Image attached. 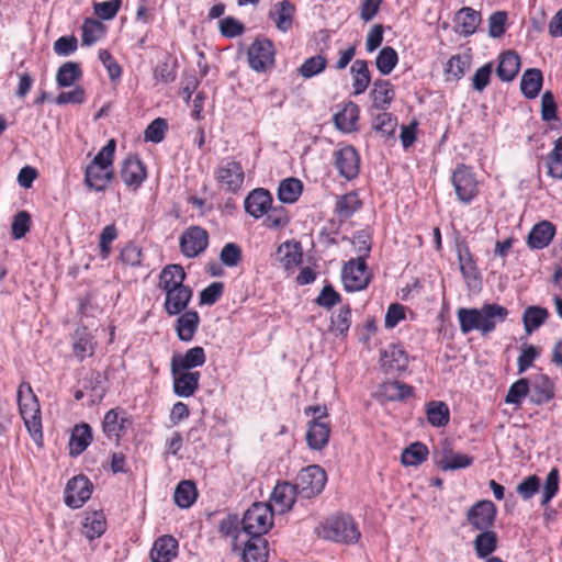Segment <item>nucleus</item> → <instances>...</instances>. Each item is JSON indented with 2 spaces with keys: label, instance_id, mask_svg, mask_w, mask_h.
I'll use <instances>...</instances> for the list:
<instances>
[{
  "label": "nucleus",
  "instance_id": "72a5a7b5",
  "mask_svg": "<svg viewBox=\"0 0 562 562\" xmlns=\"http://www.w3.org/2000/svg\"><path fill=\"white\" fill-rule=\"evenodd\" d=\"M554 233V226L550 222L543 221L535 225L530 231L528 235V245L535 249H542L550 244Z\"/></svg>",
  "mask_w": 562,
  "mask_h": 562
},
{
  "label": "nucleus",
  "instance_id": "3c124183",
  "mask_svg": "<svg viewBox=\"0 0 562 562\" xmlns=\"http://www.w3.org/2000/svg\"><path fill=\"white\" fill-rule=\"evenodd\" d=\"M428 449L422 442H414L405 448L401 456L404 465H418L427 459Z\"/></svg>",
  "mask_w": 562,
  "mask_h": 562
},
{
  "label": "nucleus",
  "instance_id": "20e7f679",
  "mask_svg": "<svg viewBox=\"0 0 562 562\" xmlns=\"http://www.w3.org/2000/svg\"><path fill=\"white\" fill-rule=\"evenodd\" d=\"M273 524L271 507L265 503L252 504L241 519L243 531L252 537H263Z\"/></svg>",
  "mask_w": 562,
  "mask_h": 562
},
{
  "label": "nucleus",
  "instance_id": "bb28decb",
  "mask_svg": "<svg viewBox=\"0 0 562 562\" xmlns=\"http://www.w3.org/2000/svg\"><path fill=\"white\" fill-rule=\"evenodd\" d=\"M456 32L464 36L473 34L481 22V15L472 8L464 7L454 16Z\"/></svg>",
  "mask_w": 562,
  "mask_h": 562
},
{
  "label": "nucleus",
  "instance_id": "b1692460",
  "mask_svg": "<svg viewBox=\"0 0 562 562\" xmlns=\"http://www.w3.org/2000/svg\"><path fill=\"white\" fill-rule=\"evenodd\" d=\"M330 426L327 420L312 419L306 432L307 445L314 450L323 449L329 440Z\"/></svg>",
  "mask_w": 562,
  "mask_h": 562
},
{
  "label": "nucleus",
  "instance_id": "2f4dec72",
  "mask_svg": "<svg viewBox=\"0 0 562 562\" xmlns=\"http://www.w3.org/2000/svg\"><path fill=\"white\" fill-rule=\"evenodd\" d=\"M554 397V385L544 374H539L532 382L530 401L533 404L542 405Z\"/></svg>",
  "mask_w": 562,
  "mask_h": 562
},
{
  "label": "nucleus",
  "instance_id": "aec40b11",
  "mask_svg": "<svg viewBox=\"0 0 562 562\" xmlns=\"http://www.w3.org/2000/svg\"><path fill=\"white\" fill-rule=\"evenodd\" d=\"M120 175L123 182L135 190L146 179V169L137 157L130 156L124 159Z\"/></svg>",
  "mask_w": 562,
  "mask_h": 562
},
{
  "label": "nucleus",
  "instance_id": "bf43d9fd",
  "mask_svg": "<svg viewBox=\"0 0 562 562\" xmlns=\"http://www.w3.org/2000/svg\"><path fill=\"white\" fill-rule=\"evenodd\" d=\"M331 329L339 335H346L351 325V308L349 305L341 306L330 318Z\"/></svg>",
  "mask_w": 562,
  "mask_h": 562
},
{
  "label": "nucleus",
  "instance_id": "49530a36",
  "mask_svg": "<svg viewBox=\"0 0 562 562\" xmlns=\"http://www.w3.org/2000/svg\"><path fill=\"white\" fill-rule=\"evenodd\" d=\"M278 254L281 256V262L285 269H292L302 261V251L299 244L285 241L278 248Z\"/></svg>",
  "mask_w": 562,
  "mask_h": 562
},
{
  "label": "nucleus",
  "instance_id": "f8f14e48",
  "mask_svg": "<svg viewBox=\"0 0 562 562\" xmlns=\"http://www.w3.org/2000/svg\"><path fill=\"white\" fill-rule=\"evenodd\" d=\"M215 178L226 190L235 192L241 188L245 173L239 162L226 160L218 166Z\"/></svg>",
  "mask_w": 562,
  "mask_h": 562
},
{
  "label": "nucleus",
  "instance_id": "ea45409f",
  "mask_svg": "<svg viewBox=\"0 0 562 562\" xmlns=\"http://www.w3.org/2000/svg\"><path fill=\"white\" fill-rule=\"evenodd\" d=\"M471 67V56L469 54H458L449 58L445 72L446 79L459 80Z\"/></svg>",
  "mask_w": 562,
  "mask_h": 562
},
{
  "label": "nucleus",
  "instance_id": "8fccbe9b",
  "mask_svg": "<svg viewBox=\"0 0 562 562\" xmlns=\"http://www.w3.org/2000/svg\"><path fill=\"white\" fill-rule=\"evenodd\" d=\"M427 419L435 427H441L449 422V408L443 402L432 401L427 405Z\"/></svg>",
  "mask_w": 562,
  "mask_h": 562
},
{
  "label": "nucleus",
  "instance_id": "ddd939ff",
  "mask_svg": "<svg viewBox=\"0 0 562 562\" xmlns=\"http://www.w3.org/2000/svg\"><path fill=\"white\" fill-rule=\"evenodd\" d=\"M335 166L341 177L352 180L359 175L360 157L352 146H345L335 154Z\"/></svg>",
  "mask_w": 562,
  "mask_h": 562
},
{
  "label": "nucleus",
  "instance_id": "5fc2aeb1",
  "mask_svg": "<svg viewBox=\"0 0 562 562\" xmlns=\"http://www.w3.org/2000/svg\"><path fill=\"white\" fill-rule=\"evenodd\" d=\"M382 390L390 401H401L413 394V387L400 381L385 382Z\"/></svg>",
  "mask_w": 562,
  "mask_h": 562
},
{
  "label": "nucleus",
  "instance_id": "338daca9",
  "mask_svg": "<svg viewBox=\"0 0 562 562\" xmlns=\"http://www.w3.org/2000/svg\"><path fill=\"white\" fill-rule=\"evenodd\" d=\"M220 31L223 36L233 38L241 35L245 31V26L237 19L226 16L220 21Z\"/></svg>",
  "mask_w": 562,
  "mask_h": 562
},
{
  "label": "nucleus",
  "instance_id": "a211bd4d",
  "mask_svg": "<svg viewBox=\"0 0 562 562\" xmlns=\"http://www.w3.org/2000/svg\"><path fill=\"white\" fill-rule=\"evenodd\" d=\"M97 347V340L86 326L77 327L72 335V352L75 357L82 361L92 357Z\"/></svg>",
  "mask_w": 562,
  "mask_h": 562
},
{
  "label": "nucleus",
  "instance_id": "680f3d73",
  "mask_svg": "<svg viewBox=\"0 0 562 562\" xmlns=\"http://www.w3.org/2000/svg\"><path fill=\"white\" fill-rule=\"evenodd\" d=\"M559 491V471L553 468L547 475L544 485L542 487L541 504H548Z\"/></svg>",
  "mask_w": 562,
  "mask_h": 562
},
{
  "label": "nucleus",
  "instance_id": "39448f33",
  "mask_svg": "<svg viewBox=\"0 0 562 562\" xmlns=\"http://www.w3.org/2000/svg\"><path fill=\"white\" fill-rule=\"evenodd\" d=\"M326 482V472L319 465H308L299 472L294 486L299 495L312 498L324 490Z\"/></svg>",
  "mask_w": 562,
  "mask_h": 562
},
{
  "label": "nucleus",
  "instance_id": "a19ab883",
  "mask_svg": "<svg viewBox=\"0 0 562 562\" xmlns=\"http://www.w3.org/2000/svg\"><path fill=\"white\" fill-rule=\"evenodd\" d=\"M362 205L361 200L356 192H349L340 195L335 204V212L341 218L351 217Z\"/></svg>",
  "mask_w": 562,
  "mask_h": 562
},
{
  "label": "nucleus",
  "instance_id": "f257e3e1",
  "mask_svg": "<svg viewBox=\"0 0 562 562\" xmlns=\"http://www.w3.org/2000/svg\"><path fill=\"white\" fill-rule=\"evenodd\" d=\"M507 316L508 310L495 303H486L481 308L460 307L457 311L461 333L468 334L477 330L482 336L494 331L498 324L505 322Z\"/></svg>",
  "mask_w": 562,
  "mask_h": 562
},
{
  "label": "nucleus",
  "instance_id": "a878e982",
  "mask_svg": "<svg viewBox=\"0 0 562 562\" xmlns=\"http://www.w3.org/2000/svg\"><path fill=\"white\" fill-rule=\"evenodd\" d=\"M127 424H130V422L124 417L123 411L120 408L110 409L103 418V432L110 439H117L125 431Z\"/></svg>",
  "mask_w": 562,
  "mask_h": 562
},
{
  "label": "nucleus",
  "instance_id": "603ef678",
  "mask_svg": "<svg viewBox=\"0 0 562 562\" xmlns=\"http://www.w3.org/2000/svg\"><path fill=\"white\" fill-rule=\"evenodd\" d=\"M105 32L102 22L94 19H87L82 25V44L90 46L98 42Z\"/></svg>",
  "mask_w": 562,
  "mask_h": 562
},
{
  "label": "nucleus",
  "instance_id": "79ce46f5",
  "mask_svg": "<svg viewBox=\"0 0 562 562\" xmlns=\"http://www.w3.org/2000/svg\"><path fill=\"white\" fill-rule=\"evenodd\" d=\"M302 190L303 184L299 179L288 178L280 182L278 198L283 203H294L300 198Z\"/></svg>",
  "mask_w": 562,
  "mask_h": 562
},
{
  "label": "nucleus",
  "instance_id": "1a4fd4ad",
  "mask_svg": "<svg viewBox=\"0 0 562 562\" xmlns=\"http://www.w3.org/2000/svg\"><path fill=\"white\" fill-rule=\"evenodd\" d=\"M92 484L85 475L70 479L65 488V503L71 508H80L91 496Z\"/></svg>",
  "mask_w": 562,
  "mask_h": 562
},
{
  "label": "nucleus",
  "instance_id": "e2e57ef3",
  "mask_svg": "<svg viewBox=\"0 0 562 562\" xmlns=\"http://www.w3.org/2000/svg\"><path fill=\"white\" fill-rule=\"evenodd\" d=\"M167 121L165 119H155L145 130L144 138L147 142L160 143L167 131Z\"/></svg>",
  "mask_w": 562,
  "mask_h": 562
},
{
  "label": "nucleus",
  "instance_id": "473e14b6",
  "mask_svg": "<svg viewBox=\"0 0 562 562\" xmlns=\"http://www.w3.org/2000/svg\"><path fill=\"white\" fill-rule=\"evenodd\" d=\"M186 272L180 265L166 266L159 274V288L165 292L184 286Z\"/></svg>",
  "mask_w": 562,
  "mask_h": 562
},
{
  "label": "nucleus",
  "instance_id": "2eb2a0df",
  "mask_svg": "<svg viewBox=\"0 0 562 562\" xmlns=\"http://www.w3.org/2000/svg\"><path fill=\"white\" fill-rule=\"evenodd\" d=\"M206 356L202 347L195 346L187 350L183 355L176 353L170 361L171 373L178 371H190L193 368L201 367L205 363Z\"/></svg>",
  "mask_w": 562,
  "mask_h": 562
},
{
  "label": "nucleus",
  "instance_id": "a18cd8bd",
  "mask_svg": "<svg viewBox=\"0 0 562 562\" xmlns=\"http://www.w3.org/2000/svg\"><path fill=\"white\" fill-rule=\"evenodd\" d=\"M548 175L557 180H562V136L554 142L553 149L546 159Z\"/></svg>",
  "mask_w": 562,
  "mask_h": 562
},
{
  "label": "nucleus",
  "instance_id": "774afa93",
  "mask_svg": "<svg viewBox=\"0 0 562 562\" xmlns=\"http://www.w3.org/2000/svg\"><path fill=\"white\" fill-rule=\"evenodd\" d=\"M122 0H110L94 3V13L102 20H112L119 12Z\"/></svg>",
  "mask_w": 562,
  "mask_h": 562
},
{
  "label": "nucleus",
  "instance_id": "4468645a",
  "mask_svg": "<svg viewBox=\"0 0 562 562\" xmlns=\"http://www.w3.org/2000/svg\"><path fill=\"white\" fill-rule=\"evenodd\" d=\"M297 494L299 492L294 484L289 482L277 484L273 488L270 504H268L271 507V513L273 514V512H277L279 514H284L289 512L292 508Z\"/></svg>",
  "mask_w": 562,
  "mask_h": 562
},
{
  "label": "nucleus",
  "instance_id": "7ed1b4c3",
  "mask_svg": "<svg viewBox=\"0 0 562 562\" xmlns=\"http://www.w3.org/2000/svg\"><path fill=\"white\" fill-rule=\"evenodd\" d=\"M318 535L326 540L339 543H353L360 538V531L352 517L337 516L321 527Z\"/></svg>",
  "mask_w": 562,
  "mask_h": 562
},
{
  "label": "nucleus",
  "instance_id": "f03ea898",
  "mask_svg": "<svg viewBox=\"0 0 562 562\" xmlns=\"http://www.w3.org/2000/svg\"><path fill=\"white\" fill-rule=\"evenodd\" d=\"M18 405L20 415L24 425L32 437L33 441L38 446H43V427L41 417V407L36 395L27 382H22L18 389Z\"/></svg>",
  "mask_w": 562,
  "mask_h": 562
},
{
  "label": "nucleus",
  "instance_id": "69168bd1",
  "mask_svg": "<svg viewBox=\"0 0 562 562\" xmlns=\"http://www.w3.org/2000/svg\"><path fill=\"white\" fill-rule=\"evenodd\" d=\"M115 142L110 139L108 144L95 155L89 166L112 168Z\"/></svg>",
  "mask_w": 562,
  "mask_h": 562
},
{
  "label": "nucleus",
  "instance_id": "c9c22d12",
  "mask_svg": "<svg viewBox=\"0 0 562 562\" xmlns=\"http://www.w3.org/2000/svg\"><path fill=\"white\" fill-rule=\"evenodd\" d=\"M370 95L372 98V105L375 109L384 110L394 99V87L389 80L379 79L374 82Z\"/></svg>",
  "mask_w": 562,
  "mask_h": 562
},
{
  "label": "nucleus",
  "instance_id": "6e6d98bb",
  "mask_svg": "<svg viewBox=\"0 0 562 562\" xmlns=\"http://www.w3.org/2000/svg\"><path fill=\"white\" fill-rule=\"evenodd\" d=\"M528 393L529 381L526 378H521L509 386V390L505 396V403L519 407Z\"/></svg>",
  "mask_w": 562,
  "mask_h": 562
},
{
  "label": "nucleus",
  "instance_id": "13d9d810",
  "mask_svg": "<svg viewBox=\"0 0 562 562\" xmlns=\"http://www.w3.org/2000/svg\"><path fill=\"white\" fill-rule=\"evenodd\" d=\"M327 60L322 55H315L307 58L299 68V74L303 78H312L326 69Z\"/></svg>",
  "mask_w": 562,
  "mask_h": 562
},
{
  "label": "nucleus",
  "instance_id": "37998d69",
  "mask_svg": "<svg viewBox=\"0 0 562 562\" xmlns=\"http://www.w3.org/2000/svg\"><path fill=\"white\" fill-rule=\"evenodd\" d=\"M198 491L193 482L182 481L176 487L175 503L181 508H189L196 499Z\"/></svg>",
  "mask_w": 562,
  "mask_h": 562
},
{
  "label": "nucleus",
  "instance_id": "393cba45",
  "mask_svg": "<svg viewBox=\"0 0 562 562\" xmlns=\"http://www.w3.org/2000/svg\"><path fill=\"white\" fill-rule=\"evenodd\" d=\"M178 550V542L172 536H161L155 540L150 550L153 562H170Z\"/></svg>",
  "mask_w": 562,
  "mask_h": 562
},
{
  "label": "nucleus",
  "instance_id": "cd10ccee",
  "mask_svg": "<svg viewBox=\"0 0 562 562\" xmlns=\"http://www.w3.org/2000/svg\"><path fill=\"white\" fill-rule=\"evenodd\" d=\"M200 317L196 311H187L176 321V333L181 341H191L199 327Z\"/></svg>",
  "mask_w": 562,
  "mask_h": 562
},
{
  "label": "nucleus",
  "instance_id": "5701e85b",
  "mask_svg": "<svg viewBox=\"0 0 562 562\" xmlns=\"http://www.w3.org/2000/svg\"><path fill=\"white\" fill-rule=\"evenodd\" d=\"M113 177V168L88 165L85 171V183L89 189L101 192L108 188Z\"/></svg>",
  "mask_w": 562,
  "mask_h": 562
},
{
  "label": "nucleus",
  "instance_id": "6ab92c4d",
  "mask_svg": "<svg viewBox=\"0 0 562 562\" xmlns=\"http://www.w3.org/2000/svg\"><path fill=\"white\" fill-rule=\"evenodd\" d=\"M166 300L164 303L165 311L168 315H179L182 313L192 299L193 291L190 286L184 285L175 290L165 291Z\"/></svg>",
  "mask_w": 562,
  "mask_h": 562
},
{
  "label": "nucleus",
  "instance_id": "dca6fc26",
  "mask_svg": "<svg viewBox=\"0 0 562 562\" xmlns=\"http://www.w3.org/2000/svg\"><path fill=\"white\" fill-rule=\"evenodd\" d=\"M272 204V196L266 189H255L245 199V211L255 218L262 217Z\"/></svg>",
  "mask_w": 562,
  "mask_h": 562
},
{
  "label": "nucleus",
  "instance_id": "f3484780",
  "mask_svg": "<svg viewBox=\"0 0 562 562\" xmlns=\"http://www.w3.org/2000/svg\"><path fill=\"white\" fill-rule=\"evenodd\" d=\"M381 367L386 373L405 371L408 364V357L398 345H390L381 356Z\"/></svg>",
  "mask_w": 562,
  "mask_h": 562
},
{
  "label": "nucleus",
  "instance_id": "4d7b16f0",
  "mask_svg": "<svg viewBox=\"0 0 562 562\" xmlns=\"http://www.w3.org/2000/svg\"><path fill=\"white\" fill-rule=\"evenodd\" d=\"M266 218L263 221V225L268 228L278 229L288 225L289 215L282 205L270 206L268 212L266 213Z\"/></svg>",
  "mask_w": 562,
  "mask_h": 562
},
{
  "label": "nucleus",
  "instance_id": "f704fd0d",
  "mask_svg": "<svg viewBox=\"0 0 562 562\" xmlns=\"http://www.w3.org/2000/svg\"><path fill=\"white\" fill-rule=\"evenodd\" d=\"M92 441V429L88 424L75 426L69 439L70 456H79Z\"/></svg>",
  "mask_w": 562,
  "mask_h": 562
},
{
  "label": "nucleus",
  "instance_id": "0e129e2a",
  "mask_svg": "<svg viewBox=\"0 0 562 562\" xmlns=\"http://www.w3.org/2000/svg\"><path fill=\"white\" fill-rule=\"evenodd\" d=\"M31 216L25 211H20L13 217L12 222V236L14 239H21L30 231Z\"/></svg>",
  "mask_w": 562,
  "mask_h": 562
},
{
  "label": "nucleus",
  "instance_id": "4c0bfd02",
  "mask_svg": "<svg viewBox=\"0 0 562 562\" xmlns=\"http://www.w3.org/2000/svg\"><path fill=\"white\" fill-rule=\"evenodd\" d=\"M542 82V72L538 68L527 69L520 80L521 93L527 99H535L541 90Z\"/></svg>",
  "mask_w": 562,
  "mask_h": 562
},
{
  "label": "nucleus",
  "instance_id": "58836bf2",
  "mask_svg": "<svg viewBox=\"0 0 562 562\" xmlns=\"http://www.w3.org/2000/svg\"><path fill=\"white\" fill-rule=\"evenodd\" d=\"M352 76V88L355 94L363 93L371 81L368 63L363 59H357L353 61L350 68Z\"/></svg>",
  "mask_w": 562,
  "mask_h": 562
},
{
  "label": "nucleus",
  "instance_id": "e433bc0d",
  "mask_svg": "<svg viewBox=\"0 0 562 562\" xmlns=\"http://www.w3.org/2000/svg\"><path fill=\"white\" fill-rule=\"evenodd\" d=\"M106 530V520L102 512L87 513L82 521V533L89 540L101 537Z\"/></svg>",
  "mask_w": 562,
  "mask_h": 562
},
{
  "label": "nucleus",
  "instance_id": "6e6552de",
  "mask_svg": "<svg viewBox=\"0 0 562 562\" xmlns=\"http://www.w3.org/2000/svg\"><path fill=\"white\" fill-rule=\"evenodd\" d=\"M452 183L458 199L463 203H469L477 193V181L471 170L465 165H460L452 173Z\"/></svg>",
  "mask_w": 562,
  "mask_h": 562
},
{
  "label": "nucleus",
  "instance_id": "9b49d317",
  "mask_svg": "<svg viewBox=\"0 0 562 562\" xmlns=\"http://www.w3.org/2000/svg\"><path fill=\"white\" fill-rule=\"evenodd\" d=\"M496 507L491 501H479L467 513V520L476 530H488L495 520Z\"/></svg>",
  "mask_w": 562,
  "mask_h": 562
},
{
  "label": "nucleus",
  "instance_id": "864d4df0",
  "mask_svg": "<svg viewBox=\"0 0 562 562\" xmlns=\"http://www.w3.org/2000/svg\"><path fill=\"white\" fill-rule=\"evenodd\" d=\"M397 61L398 56L396 50L391 46H385L379 52L375 59V65L378 70L385 76L394 69Z\"/></svg>",
  "mask_w": 562,
  "mask_h": 562
},
{
  "label": "nucleus",
  "instance_id": "7c9ffc66",
  "mask_svg": "<svg viewBox=\"0 0 562 562\" xmlns=\"http://www.w3.org/2000/svg\"><path fill=\"white\" fill-rule=\"evenodd\" d=\"M358 119V105L353 102H348L341 111L334 115V123L339 131L344 133H351L357 130Z\"/></svg>",
  "mask_w": 562,
  "mask_h": 562
},
{
  "label": "nucleus",
  "instance_id": "423d86ee",
  "mask_svg": "<svg viewBox=\"0 0 562 562\" xmlns=\"http://www.w3.org/2000/svg\"><path fill=\"white\" fill-rule=\"evenodd\" d=\"M274 45L268 38H256L247 52L249 67L256 72L271 69L274 66Z\"/></svg>",
  "mask_w": 562,
  "mask_h": 562
},
{
  "label": "nucleus",
  "instance_id": "09e8293b",
  "mask_svg": "<svg viewBox=\"0 0 562 562\" xmlns=\"http://www.w3.org/2000/svg\"><path fill=\"white\" fill-rule=\"evenodd\" d=\"M548 311L539 306H529L525 310L522 315L525 330L531 333L540 327L548 318Z\"/></svg>",
  "mask_w": 562,
  "mask_h": 562
},
{
  "label": "nucleus",
  "instance_id": "412c9836",
  "mask_svg": "<svg viewBox=\"0 0 562 562\" xmlns=\"http://www.w3.org/2000/svg\"><path fill=\"white\" fill-rule=\"evenodd\" d=\"M294 14V4H292L289 0H282L272 5L268 15L280 32L286 33L292 27Z\"/></svg>",
  "mask_w": 562,
  "mask_h": 562
},
{
  "label": "nucleus",
  "instance_id": "0eeeda50",
  "mask_svg": "<svg viewBox=\"0 0 562 562\" xmlns=\"http://www.w3.org/2000/svg\"><path fill=\"white\" fill-rule=\"evenodd\" d=\"M344 288L348 292L366 289L370 282V273L363 258L350 259L341 269Z\"/></svg>",
  "mask_w": 562,
  "mask_h": 562
},
{
  "label": "nucleus",
  "instance_id": "de8ad7c7",
  "mask_svg": "<svg viewBox=\"0 0 562 562\" xmlns=\"http://www.w3.org/2000/svg\"><path fill=\"white\" fill-rule=\"evenodd\" d=\"M81 77V70L78 64L67 61L63 64L56 75V81L59 87L66 88L72 86Z\"/></svg>",
  "mask_w": 562,
  "mask_h": 562
},
{
  "label": "nucleus",
  "instance_id": "4be33fe9",
  "mask_svg": "<svg viewBox=\"0 0 562 562\" xmlns=\"http://www.w3.org/2000/svg\"><path fill=\"white\" fill-rule=\"evenodd\" d=\"M173 378V392L180 397L192 396L199 387L201 378L198 371H178L171 373Z\"/></svg>",
  "mask_w": 562,
  "mask_h": 562
},
{
  "label": "nucleus",
  "instance_id": "c756f323",
  "mask_svg": "<svg viewBox=\"0 0 562 562\" xmlns=\"http://www.w3.org/2000/svg\"><path fill=\"white\" fill-rule=\"evenodd\" d=\"M268 541L265 537L249 538L243 551L244 562H267L268 561Z\"/></svg>",
  "mask_w": 562,
  "mask_h": 562
},
{
  "label": "nucleus",
  "instance_id": "c03bdc74",
  "mask_svg": "<svg viewBox=\"0 0 562 562\" xmlns=\"http://www.w3.org/2000/svg\"><path fill=\"white\" fill-rule=\"evenodd\" d=\"M497 547V536L492 530L481 531L474 540V549L479 558L483 559L492 554Z\"/></svg>",
  "mask_w": 562,
  "mask_h": 562
},
{
  "label": "nucleus",
  "instance_id": "c85d7f7f",
  "mask_svg": "<svg viewBox=\"0 0 562 562\" xmlns=\"http://www.w3.org/2000/svg\"><path fill=\"white\" fill-rule=\"evenodd\" d=\"M520 69V57L514 50H507L499 56L496 75L502 81H513Z\"/></svg>",
  "mask_w": 562,
  "mask_h": 562
},
{
  "label": "nucleus",
  "instance_id": "9d476101",
  "mask_svg": "<svg viewBox=\"0 0 562 562\" xmlns=\"http://www.w3.org/2000/svg\"><path fill=\"white\" fill-rule=\"evenodd\" d=\"M207 244V232L199 226L187 228L180 237L181 251L188 258L196 257L203 252Z\"/></svg>",
  "mask_w": 562,
  "mask_h": 562
},
{
  "label": "nucleus",
  "instance_id": "052dcab7",
  "mask_svg": "<svg viewBox=\"0 0 562 562\" xmlns=\"http://www.w3.org/2000/svg\"><path fill=\"white\" fill-rule=\"evenodd\" d=\"M397 120L389 112L379 113L373 122L375 131L385 136H392L396 130Z\"/></svg>",
  "mask_w": 562,
  "mask_h": 562
}]
</instances>
